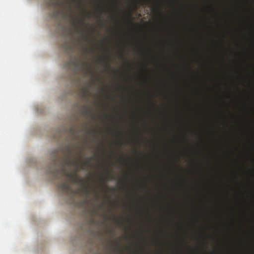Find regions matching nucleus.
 Returning <instances> with one entry per match:
<instances>
[{"mask_svg": "<svg viewBox=\"0 0 254 254\" xmlns=\"http://www.w3.org/2000/svg\"><path fill=\"white\" fill-rule=\"evenodd\" d=\"M118 133L119 134H121V133H120V132H118Z\"/></svg>", "mask_w": 254, "mask_h": 254, "instance_id": "obj_22", "label": "nucleus"}, {"mask_svg": "<svg viewBox=\"0 0 254 254\" xmlns=\"http://www.w3.org/2000/svg\"><path fill=\"white\" fill-rule=\"evenodd\" d=\"M78 22L81 25H85V23L84 20H83V19L78 20Z\"/></svg>", "mask_w": 254, "mask_h": 254, "instance_id": "obj_10", "label": "nucleus"}, {"mask_svg": "<svg viewBox=\"0 0 254 254\" xmlns=\"http://www.w3.org/2000/svg\"><path fill=\"white\" fill-rule=\"evenodd\" d=\"M83 38L85 40H89V37L86 36V35H84V36H83Z\"/></svg>", "mask_w": 254, "mask_h": 254, "instance_id": "obj_13", "label": "nucleus"}, {"mask_svg": "<svg viewBox=\"0 0 254 254\" xmlns=\"http://www.w3.org/2000/svg\"><path fill=\"white\" fill-rule=\"evenodd\" d=\"M70 63L73 65V61H70Z\"/></svg>", "mask_w": 254, "mask_h": 254, "instance_id": "obj_21", "label": "nucleus"}, {"mask_svg": "<svg viewBox=\"0 0 254 254\" xmlns=\"http://www.w3.org/2000/svg\"><path fill=\"white\" fill-rule=\"evenodd\" d=\"M72 25H75V19H73Z\"/></svg>", "mask_w": 254, "mask_h": 254, "instance_id": "obj_17", "label": "nucleus"}, {"mask_svg": "<svg viewBox=\"0 0 254 254\" xmlns=\"http://www.w3.org/2000/svg\"><path fill=\"white\" fill-rule=\"evenodd\" d=\"M114 219H115V222H116V223L117 224H121V223H120V221L119 220V219H117L115 218V217H114Z\"/></svg>", "mask_w": 254, "mask_h": 254, "instance_id": "obj_15", "label": "nucleus"}, {"mask_svg": "<svg viewBox=\"0 0 254 254\" xmlns=\"http://www.w3.org/2000/svg\"><path fill=\"white\" fill-rule=\"evenodd\" d=\"M107 175L108 177H110V179H111L112 180H113V179H115L114 177L113 176V175H111L110 173H109V171H107Z\"/></svg>", "mask_w": 254, "mask_h": 254, "instance_id": "obj_9", "label": "nucleus"}, {"mask_svg": "<svg viewBox=\"0 0 254 254\" xmlns=\"http://www.w3.org/2000/svg\"><path fill=\"white\" fill-rule=\"evenodd\" d=\"M70 131H72L73 132H74V131H73L72 128H70Z\"/></svg>", "mask_w": 254, "mask_h": 254, "instance_id": "obj_19", "label": "nucleus"}, {"mask_svg": "<svg viewBox=\"0 0 254 254\" xmlns=\"http://www.w3.org/2000/svg\"><path fill=\"white\" fill-rule=\"evenodd\" d=\"M60 188L66 193H69V192L72 193V192H73L71 189V185H70L69 182L67 181L62 182V183H61L60 185Z\"/></svg>", "mask_w": 254, "mask_h": 254, "instance_id": "obj_2", "label": "nucleus"}, {"mask_svg": "<svg viewBox=\"0 0 254 254\" xmlns=\"http://www.w3.org/2000/svg\"><path fill=\"white\" fill-rule=\"evenodd\" d=\"M83 50H84V52H85V53H86V54H87L89 52V50L87 48H84Z\"/></svg>", "mask_w": 254, "mask_h": 254, "instance_id": "obj_14", "label": "nucleus"}, {"mask_svg": "<svg viewBox=\"0 0 254 254\" xmlns=\"http://www.w3.org/2000/svg\"><path fill=\"white\" fill-rule=\"evenodd\" d=\"M81 64H82V66L84 65H85V64H87V65H88V66H89V70L90 71H91V68H90V65L88 64V63H87V62H85V63H81Z\"/></svg>", "mask_w": 254, "mask_h": 254, "instance_id": "obj_11", "label": "nucleus"}, {"mask_svg": "<svg viewBox=\"0 0 254 254\" xmlns=\"http://www.w3.org/2000/svg\"><path fill=\"white\" fill-rule=\"evenodd\" d=\"M72 152L73 150L72 149L71 146H69V145H67V146H64L63 148V152L64 153V155H71Z\"/></svg>", "mask_w": 254, "mask_h": 254, "instance_id": "obj_6", "label": "nucleus"}, {"mask_svg": "<svg viewBox=\"0 0 254 254\" xmlns=\"http://www.w3.org/2000/svg\"><path fill=\"white\" fill-rule=\"evenodd\" d=\"M95 131H96L95 129H92L91 131H89L87 129V132L88 133H91V132H95Z\"/></svg>", "mask_w": 254, "mask_h": 254, "instance_id": "obj_12", "label": "nucleus"}, {"mask_svg": "<svg viewBox=\"0 0 254 254\" xmlns=\"http://www.w3.org/2000/svg\"><path fill=\"white\" fill-rule=\"evenodd\" d=\"M119 247H120V243L118 241V242H117V248L119 249Z\"/></svg>", "mask_w": 254, "mask_h": 254, "instance_id": "obj_16", "label": "nucleus"}, {"mask_svg": "<svg viewBox=\"0 0 254 254\" xmlns=\"http://www.w3.org/2000/svg\"><path fill=\"white\" fill-rule=\"evenodd\" d=\"M108 60V57L107 56H102L98 60V63H103L105 65H106L108 67H110V65L108 62H107Z\"/></svg>", "mask_w": 254, "mask_h": 254, "instance_id": "obj_5", "label": "nucleus"}, {"mask_svg": "<svg viewBox=\"0 0 254 254\" xmlns=\"http://www.w3.org/2000/svg\"><path fill=\"white\" fill-rule=\"evenodd\" d=\"M65 156L64 164L65 165H71L72 166L76 167L78 163H79V160L71 159V156L67 155Z\"/></svg>", "mask_w": 254, "mask_h": 254, "instance_id": "obj_3", "label": "nucleus"}, {"mask_svg": "<svg viewBox=\"0 0 254 254\" xmlns=\"http://www.w3.org/2000/svg\"><path fill=\"white\" fill-rule=\"evenodd\" d=\"M95 193L96 196H98V193L97 191H96Z\"/></svg>", "mask_w": 254, "mask_h": 254, "instance_id": "obj_18", "label": "nucleus"}, {"mask_svg": "<svg viewBox=\"0 0 254 254\" xmlns=\"http://www.w3.org/2000/svg\"><path fill=\"white\" fill-rule=\"evenodd\" d=\"M114 189H115L114 188V187H112V188H111V190H114Z\"/></svg>", "mask_w": 254, "mask_h": 254, "instance_id": "obj_20", "label": "nucleus"}, {"mask_svg": "<svg viewBox=\"0 0 254 254\" xmlns=\"http://www.w3.org/2000/svg\"><path fill=\"white\" fill-rule=\"evenodd\" d=\"M95 157H96V156H94L90 157L89 158H87L85 161L82 162L81 163V168L83 169L84 165H88V164L90 163V161L91 160H92V159L94 158Z\"/></svg>", "mask_w": 254, "mask_h": 254, "instance_id": "obj_8", "label": "nucleus"}, {"mask_svg": "<svg viewBox=\"0 0 254 254\" xmlns=\"http://www.w3.org/2000/svg\"><path fill=\"white\" fill-rule=\"evenodd\" d=\"M81 90L82 92V96L83 97L86 98L90 94V92L89 91L88 89L87 88V87H82Z\"/></svg>", "mask_w": 254, "mask_h": 254, "instance_id": "obj_7", "label": "nucleus"}, {"mask_svg": "<svg viewBox=\"0 0 254 254\" xmlns=\"http://www.w3.org/2000/svg\"><path fill=\"white\" fill-rule=\"evenodd\" d=\"M83 108H84L83 111L84 115L89 116L91 119H96L97 116V114L93 111L92 109H90V108L87 109L86 106H83Z\"/></svg>", "mask_w": 254, "mask_h": 254, "instance_id": "obj_4", "label": "nucleus"}, {"mask_svg": "<svg viewBox=\"0 0 254 254\" xmlns=\"http://www.w3.org/2000/svg\"><path fill=\"white\" fill-rule=\"evenodd\" d=\"M77 172V170L74 173H72L68 171H65V174L69 178L72 179L73 182L79 184L81 186L80 190L82 192L86 194L89 193L90 190L89 188L88 181L91 179V175H88V180L87 181H85L84 178H78L76 175Z\"/></svg>", "mask_w": 254, "mask_h": 254, "instance_id": "obj_1", "label": "nucleus"}]
</instances>
